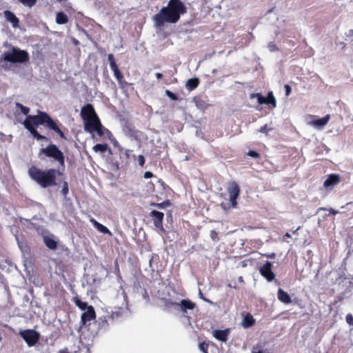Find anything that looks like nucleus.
Masks as SVG:
<instances>
[{"mask_svg":"<svg viewBox=\"0 0 353 353\" xmlns=\"http://www.w3.org/2000/svg\"><path fill=\"white\" fill-rule=\"evenodd\" d=\"M16 106L20 109L21 113L27 116L23 121V125L37 140L49 141L46 136L41 134L36 130L35 127L39 125H45L48 129L56 132L60 138L65 139L63 132L59 127L57 121H54L46 112L38 111V114L37 115H28L30 112L29 108L24 106L20 103H16Z\"/></svg>","mask_w":353,"mask_h":353,"instance_id":"f257e3e1","label":"nucleus"},{"mask_svg":"<svg viewBox=\"0 0 353 353\" xmlns=\"http://www.w3.org/2000/svg\"><path fill=\"white\" fill-rule=\"evenodd\" d=\"M187 7L181 0H170L167 6L153 16L152 21L156 28L161 29L165 24L177 23L181 16L187 12Z\"/></svg>","mask_w":353,"mask_h":353,"instance_id":"f03ea898","label":"nucleus"},{"mask_svg":"<svg viewBox=\"0 0 353 353\" xmlns=\"http://www.w3.org/2000/svg\"><path fill=\"white\" fill-rule=\"evenodd\" d=\"M28 172L31 179L43 188L56 186L57 176L62 174L59 170L54 168L42 170L35 165H32Z\"/></svg>","mask_w":353,"mask_h":353,"instance_id":"7ed1b4c3","label":"nucleus"},{"mask_svg":"<svg viewBox=\"0 0 353 353\" xmlns=\"http://www.w3.org/2000/svg\"><path fill=\"white\" fill-rule=\"evenodd\" d=\"M30 59L27 51L21 50L17 47H12L11 51L5 52L0 58V65L4 67L3 63H23Z\"/></svg>","mask_w":353,"mask_h":353,"instance_id":"20e7f679","label":"nucleus"},{"mask_svg":"<svg viewBox=\"0 0 353 353\" xmlns=\"http://www.w3.org/2000/svg\"><path fill=\"white\" fill-rule=\"evenodd\" d=\"M80 115L83 121L85 131L100 121L94 106L91 103H87L81 108Z\"/></svg>","mask_w":353,"mask_h":353,"instance_id":"39448f33","label":"nucleus"},{"mask_svg":"<svg viewBox=\"0 0 353 353\" xmlns=\"http://www.w3.org/2000/svg\"><path fill=\"white\" fill-rule=\"evenodd\" d=\"M42 154L46 157L53 159L61 166L65 167L64 154L55 144L50 143L47 147L41 148L39 156L41 157Z\"/></svg>","mask_w":353,"mask_h":353,"instance_id":"423d86ee","label":"nucleus"},{"mask_svg":"<svg viewBox=\"0 0 353 353\" xmlns=\"http://www.w3.org/2000/svg\"><path fill=\"white\" fill-rule=\"evenodd\" d=\"M19 334L29 347L35 345L39 342L41 336L37 331L32 329L21 330Z\"/></svg>","mask_w":353,"mask_h":353,"instance_id":"0eeeda50","label":"nucleus"},{"mask_svg":"<svg viewBox=\"0 0 353 353\" xmlns=\"http://www.w3.org/2000/svg\"><path fill=\"white\" fill-rule=\"evenodd\" d=\"M250 98H256L259 104L272 105L273 108L276 105V101L272 92H269L266 97L262 96L260 93H252L250 94Z\"/></svg>","mask_w":353,"mask_h":353,"instance_id":"6e6552de","label":"nucleus"},{"mask_svg":"<svg viewBox=\"0 0 353 353\" xmlns=\"http://www.w3.org/2000/svg\"><path fill=\"white\" fill-rule=\"evenodd\" d=\"M227 190L230 196L231 205L233 208H235L237 205L236 199L239 196L240 188L236 182L232 181L229 183Z\"/></svg>","mask_w":353,"mask_h":353,"instance_id":"1a4fd4ad","label":"nucleus"},{"mask_svg":"<svg viewBox=\"0 0 353 353\" xmlns=\"http://www.w3.org/2000/svg\"><path fill=\"white\" fill-rule=\"evenodd\" d=\"M87 132L90 133L97 132L99 137L105 136L108 138H110L112 136V132L107 128H105L102 124L101 121L94 125L92 127L89 128Z\"/></svg>","mask_w":353,"mask_h":353,"instance_id":"9d476101","label":"nucleus"},{"mask_svg":"<svg viewBox=\"0 0 353 353\" xmlns=\"http://www.w3.org/2000/svg\"><path fill=\"white\" fill-rule=\"evenodd\" d=\"M272 263L270 261H266L261 268V274L268 281H272L275 279V274L272 272Z\"/></svg>","mask_w":353,"mask_h":353,"instance_id":"9b49d317","label":"nucleus"},{"mask_svg":"<svg viewBox=\"0 0 353 353\" xmlns=\"http://www.w3.org/2000/svg\"><path fill=\"white\" fill-rule=\"evenodd\" d=\"M150 215L152 218L154 226L159 230H160L161 232H165V230L163 226L164 214L161 212L152 210L150 212Z\"/></svg>","mask_w":353,"mask_h":353,"instance_id":"f8f14e48","label":"nucleus"},{"mask_svg":"<svg viewBox=\"0 0 353 353\" xmlns=\"http://www.w3.org/2000/svg\"><path fill=\"white\" fill-rule=\"evenodd\" d=\"M96 319V312L93 306L90 305L88 310L84 312L81 316V325L84 326L88 322Z\"/></svg>","mask_w":353,"mask_h":353,"instance_id":"ddd939ff","label":"nucleus"},{"mask_svg":"<svg viewBox=\"0 0 353 353\" xmlns=\"http://www.w3.org/2000/svg\"><path fill=\"white\" fill-rule=\"evenodd\" d=\"M196 307V303L190 299H182L178 303L176 310L181 312L183 314L187 313L188 310H192Z\"/></svg>","mask_w":353,"mask_h":353,"instance_id":"4468645a","label":"nucleus"},{"mask_svg":"<svg viewBox=\"0 0 353 353\" xmlns=\"http://www.w3.org/2000/svg\"><path fill=\"white\" fill-rule=\"evenodd\" d=\"M108 60L110 63V68L114 72V75L117 79V81L121 80L123 78V75L122 72L120 71L116 61L114 59V57L113 54H109L108 56Z\"/></svg>","mask_w":353,"mask_h":353,"instance_id":"2eb2a0df","label":"nucleus"},{"mask_svg":"<svg viewBox=\"0 0 353 353\" xmlns=\"http://www.w3.org/2000/svg\"><path fill=\"white\" fill-rule=\"evenodd\" d=\"M230 334V329L226 328L225 330H215L212 332V336L221 342H226Z\"/></svg>","mask_w":353,"mask_h":353,"instance_id":"dca6fc26","label":"nucleus"},{"mask_svg":"<svg viewBox=\"0 0 353 353\" xmlns=\"http://www.w3.org/2000/svg\"><path fill=\"white\" fill-rule=\"evenodd\" d=\"M243 320L241 322V325L244 328H248L253 326L256 320L254 319L253 316L249 312H243L242 313Z\"/></svg>","mask_w":353,"mask_h":353,"instance_id":"f3484780","label":"nucleus"},{"mask_svg":"<svg viewBox=\"0 0 353 353\" xmlns=\"http://www.w3.org/2000/svg\"><path fill=\"white\" fill-rule=\"evenodd\" d=\"M341 181L340 176L336 174H331L328 175L327 179L323 183V186L325 188L333 187L337 185Z\"/></svg>","mask_w":353,"mask_h":353,"instance_id":"a211bd4d","label":"nucleus"},{"mask_svg":"<svg viewBox=\"0 0 353 353\" xmlns=\"http://www.w3.org/2000/svg\"><path fill=\"white\" fill-rule=\"evenodd\" d=\"M3 14L6 21L11 23L13 28H16L19 26V20L12 12L5 10Z\"/></svg>","mask_w":353,"mask_h":353,"instance_id":"6ab92c4d","label":"nucleus"},{"mask_svg":"<svg viewBox=\"0 0 353 353\" xmlns=\"http://www.w3.org/2000/svg\"><path fill=\"white\" fill-rule=\"evenodd\" d=\"M277 297L281 302L285 304H289L292 302L290 296L281 288L278 290Z\"/></svg>","mask_w":353,"mask_h":353,"instance_id":"aec40b11","label":"nucleus"},{"mask_svg":"<svg viewBox=\"0 0 353 353\" xmlns=\"http://www.w3.org/2000/svg\"><path fill=\"white\" fill-rule=\"evenodd\" d=\"M330 119V114H327L321 119L313 120L312 121V124L313 125H314L316 127H319V128L323 127L328 123Z\"/></svg>","mask_w":353,"mask_h":353,"instance_id":"412c9836","label":"nucleus"},{"mask_svg":"<svg viewBox=\"0 0 353 353\" xmlns=\"http://www.w3.org/2000/svg\"><path fill=\"white\" fill-rule=\"evenodd\" d=\"M91 222L92 223L93 225L98 231H99L103 234H108L110 235H112L111 232L109 230V229L107 227H105V225L99 223L95 219H92Z\"/></svg>","mask_w":353,"mask_h":353,"instance_id":"4be33fe9","label":"nucleus"},{"mask_svg":"<svg viewBox=\"0 0 353 353\" xmlns=\"http://www.w3.org/2000/svg\"><path fill=\"white\" fill-rule=\"evenodd\" d=\"M72 301L81 310H88V307L90 306L88 305L87 302L82 301L78 295H76L72 298Z\"/></svg>","mask_w":353,"mask_h":353,"instance_id":"5701e85b","label":"nucleus"},{"mask_svg":"<svg viewBox=\"0 0 353 353\" xmlns=\"http://www.w3.org/2000/svg\"><path fill=\"white\" fill-rule=\"evenodd\" d=\"M43 242L45 245L50 250H55L57 248V241L49 236H44Z\"/></svg>","mask_w":353,"mask_h":353,"instance_id":"b1692460","label":"nucleus"},{"mask_svg":"<svg viewBox=\"0 0 353 353\" xmlns=\"http://www.w3.org/2000/svg\"><path fill=\"white\" fill-rule=\"evenodd\" d=\"M199 84V80L198 78H192L188 80L185 85L189 90H193L198 87Z\"/></svg>","mask_w":353,"mask_h":353,"instance_id":"393cba45","label":"nucleus"},{"mask_svg":"<svg viewBox=\"0 0 353 353\" xmlns=\"http://www.w3.org/2000/svg\"><path fill=\"white\" fill-rule=\"evenodd\" d=\"M56 22L58 24H65L68 22V17L64 12H59L56 15Z\"/></svg>","mask_w":353,"mask_h":353,"instance_id":"a878e982","label":"nucleus"},{"mask_svg":"<svg viewBox=\"0 0 353 353\" xmlns=\"http://www.w3.org/2000/svg\"><path fill=\"white\" fill-rule=\"evenodd\" d=\"M108 144L97 143L93 147V150L96 152H104L108 150Z\"/></svg>","mask_w":353,"mask_h":353,"instance_id":"bb28decb","label":"nucleus"},{"mask_svg":"<svg viewBox=\"0 0 353 353\" xmlns=\"http://www.w3.org/2000/svg\"><path fill=\"white\" fill-rule=\"evenodd\" d=\"M171 205V203L169 200H165L163 201L162 203H152V205L156 206L159 208H165L168 206H170Z\"/></svg>","mask_w":353,"mask_h":353,"instance_id":"cd10ccee","label":"nucleus"},{"mask_svg":"<svg viewBox=\"0 0 353 353\" xmlns=\"http://www.w3.org/2000/svg\"><path fill=\"white\" fill-rule=\"evenodd\" d=\"M19 1L24 6L31 8L36 4L37 0H19Z\"/></svg>","mask_w":353,"mask_h":353,"instance_id":"c85d7f7f","label":"nucleus"},{"mask_svg":"<svg viewBox=\"0 0 353 353\" xmlns=\"http://www.w3.org/2000/svg\"><path fill=\"white\" fill-rule=\"evenodd\" d=\"M199 350L203 352V353H208V347H209V343H206L205 341L203 342H201L199 343Z\"/></svg>","mask_w":353,"mask_h":353,"instance_id":"c756f323","label":"nucleus"},{"mask_svg":"<svg viewBox=\"0 0 353 353\" xmlns=\"http://www.w3.org/2000/svg\"><path fill=\"white\" fill-rule=\"evenodd\" d=\"M119 83V87L121 88V89H127L130 85H132V83H130L128 82H127L124 78L121 79V80H119L118 81Z\"/></svg>","mask_w":353,"mask_h":353,"instance_id":"7c9ffc66","label":"nucleus"},{"mask_svg":"<svg viewBox=\"0 0 353 353\" xmlns=\"http://www.w3.org/2000/svg\"><path fill=\"white\" fill-rule=\"evenodd\" d=\"M69 192V188H68V183L67 181H63L62 190H61V194L66 196Z\"/></svg>","mask_w":353,"mask_h":353,"instance_id":"2f4dec72","label":"nucleus"},{"mask_svg":"<svg viewBox=\"0 0 353 353\" xmlns=\"http://www.w3.org/2000/svg\"><path fill=\"white\" fill-rule=\"evenodd\" d=\"M272 130V128H268V124H265V125L261 126L260 128V129L259 130V131L260 132H261V133H263V134H265L266 135H268V132Z\"/></svg>","mask_w":353,"mask_h":353,"instance_id":"473e14b6","label":"nucleus"},{"mask_svg":"<svg viewBox=\"0 0 353 353\" xmlns=\"http://www.w3.org/2000/svg\"><path fill=\"white\" fill-rule=\"evenodd\" d=\"M210 237L213 241H218L219 240L218 232L214 230L210 231Z\"/></svg>","mask_w":353,"mask_h":353,"instance_id":"72a5a7b5","label":"nucleus"},{"mask_svg":"<svg viewBox=\"0 0 353 353\" xmlns=\"http://www.w3.org/2000/svg\"><path fill=\"white\" fill-rule=\"evenodd\" d=\"M165 94L173 101H176L178 99L177 96L170 90H167L165 91Z\"/></svg>","mask_w":353,"mask_h":353,"instance_id":"f704fd0d","label":"nucleus"},{"mask_svg":"<svg viewBox=\"0 0 353 353\" xmlns=\"http://www.w3.org/2000/svg\"><path fill=\"white\" fill-rule=\"evenodd\" d=\"M177 304H178V303H176V302H173L170 300H166L165 303V306L168 308H170L173 306L176 310Z\"/></svg>","mask_w":353,"mask_h":353,"instance_id":"c9c22d12","label":"nucleus"},{"mask_svg":"<svg viewBox=\"0 0 353 353\" xmlns=\"http://www.w3.org/2000/svg\"><path fill=\"white\" fill-rule=\"evenodd\" d=\"M247 154L249 157H251L254 159L259 158V157H260L259 153L254 150H249L248 152L247 153Z\"/></svg>","mask_w":353,"mask_h":353,"instance_id":"e433bc0d","label":"nucleus"},{"mask_svg":"<svg viewBox=\"0 0 353 353\" xmlns=\"http://www.w3.org/2000/svg\"><path fill=\"white\" fill-rule=\"evenodd\" d=\"M345 319L349 325H353V316L351 314H347Z\"/></svg>","mask_w":353,"mask_h":353,"instance_id":"4c0bfd02","label":"nucleus"},{"mask_svg":"<svg viewBox=\"0 0 353 353\" xmlns=\"http://www.w3.org/2000/svg\"><path fill=\"white\" fill-rule=\"evenodd\" d=\"M138 162L140 166L143 167L145 164V157L143 155H139L138 157Z\"/></svg>","mask_w":353,"mask_h":353,"instance_id":"58836bf2","label":"nucleus"},{"mask_svg":"<svg viewBox=\"0 0 353 353\" xmlns=\"http://www.w3.org/2000/svg\"><path fill=\"white\" fill-rule=\"evenodd\" d=\"M284 88H285V95L288 96L290 94L291 90H292L291 87L290 85L286 84V85H285Z\"/></svg>","mask_w":353,"mask_h":353,"instance_id":"ea45409f","label":"nucleus"},{"mask_svg":"<svg viewBox=\"0 0 353 353\" xmlns=\"http://www.w3.org/2000/svg\"><path fill=\"white\" fill-rule=\"evenodd\" d=\"M152 176H153V174L151 172L148 171L144 173V178H145V179H150V178H152Z\"/></svg>","mask_w":353,"mask_h":353,"instance_id":"a19ab883","label":"nucleus"},{"mask_svg":"<svg viewBox=\"0 0 353 353\" xmlns=\"http://www.w3.org/2000/svg\"><path fill=\"white\" fill-rule=\"evenodd\" d=\"M328 211H329L330 214H333V215H336V214H339V211L336 210H334L333 208L328 209Z\"/></svg>","mask_w":353,"mask_h":353,"instance_id":"79ce46f5","label":"nucleus"},{"mask_svg":"<svg viewBox=\"0 0 353 353\" xmlns=\"http://www.w3.org/2000/svg\"><path fill=\"white\" fill-rule=\"evenodd\" d=\"M203 103H204V101L202 100H199L196 102V106L200 107V108L203 107Z\"/></svg>","mask_w":353,"mask_h":353,"instance_id":"37998d69","label":"nucleus"},{"mask_svg":"<svg viewBox=\"0 0 353 353\" xmlns=\"http://www.w3.org/2000/svg\"><path fill=\"white\" fill-rule=\"evenodd\" d=\"M132 152V151L131 150H126L125 152V154L126 156V157L128 159L130 158V154Z\"/></svg>","mask_w":353,"mask_h":353,"instance_id":"c03bdc74","label":"nucleus"},{"mask_svg":"<svg viewBox=\"0 0 353 353\" xmlns=\"http://www.w3.org/2000/svg\"><path fill=\"white\" fill-rule=\"evenodd\" d=\"M269 48H270L271 51H273V50L276 49V46L274 44H270L269 45Z\"/></svg>","mask_w":353,"mask_h":353,"instance_id":"a18cd8bd","label":"nucleus"},{"mask_svg":"<svg viewBox=\"0 0 353 353\" xmlns=\"http://www.w3.org/2000/svg\"><path fill=\"white\" fill-rule=\"evenodd\" d=\"M199 294H200V297H201L203 301H206V302H210V301H208L207 299H205V298L203 296V294L201 293V291H200V292H199Z\"/></svg>","mask_w":353,"mask_h":353,"instance_id":"49530a36","label":"nucleus"},{"mask_svg":"<svg viewBox=\"0 0 353 353\" xmlns=\"http://www.w3.org/2000/svg\"><path fill=\"white\" fill-rule=\"evenodd\" d=\"M155 76L157 79H161L163 77V74L160 72H157L155 74Z\"/></svg>","mask_w":353,"mask_h":353,"instance_id":"de8ad7c7","label":"nucleus"},{"mask_svg":"<svg viewBox=\"0 0 353 353\" xmlns=\"http://www.w3.org/2000/svg\"><path fill=\"white\" fill-rule=\"evenodd\" d=\"M283 238H291V234L288 232H286L284 236H283Z\"/></svg>","mask_w":353,"mask_h":353,"instance_id":"09e8293b","label":"nucleus"},{"mask_svg":"<svg viewBox=\"0 0 353 353\" xmlns=\"http://www.w3.org/2000/svg\"><path fill=\"white\" fill-rule=\"evenodd\" d=\"M268 257H270V258H274L275 257V254L272 253V254L268 255Z\"/></svg>","mask_w":353,"mask_h":353,"instance_id":"8fccbe9b","label":"nucleus"},{"mask_svg":"<svg viewBox=\"0 0 353 353\" xmlns=\"http://www.w3.org/2000/svg\"><path fill=\"white\" fill-rule=\"evenodd\" d=\"M58 353H68L67 350H59Z\"/></svg>","mask_w":353,"mask_h":353,"instance_id":"3c124183","label":"nucleus"},{"mask_svg":"<svg viewBox=\"0 0 353 353\" xmlns=\"http://www.w3.org/2000/svg\"><path fill=\"white\" fill-rule=\"evenodd\" d=\"M351 203H352V202L347 203V204H346V205H349V204H351Z\"/></svg>","mask_w":353,"mask_h":353,"instance_id":"603ef678","label":"nucleus"}]
</instances>
